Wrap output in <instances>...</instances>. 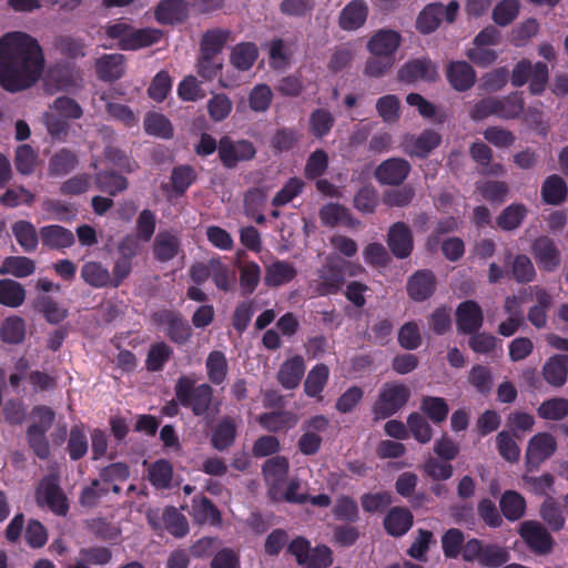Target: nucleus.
<instances>
[{"label":"nucleus","mask_w":568,"mask_h":568,"mask_svg":"<svg viewBox=\"0 0 568 568\" xmlns=\"http://www.w3.org/2000/svg\"><path fill=\"white\" fill-rule=\"evenodd\" d=\"M297 275L295 266L284 260H276L265 267L264 283L267 287H280L292 282Z\"/></svg>","instance_id":"nucleus-28"},{"label":"nucleus","mask_w":568,"mask_h":568,"mask_svg":"<svg viewBox=\"0 0 568 568\" xmlns=\"http://www.w3.org/2000/svg\"><path fill=\"white\" fill-rule=\"evenodd\" d=\"M399 80L435 82L438 78L436 65L429 59H415L405 63L398 72Z\"/></svg>","instance_id":"nucleus-17"},{"label":"nucleus","mask_w":568,"mask_h":568,"mask_svg":"<svg viewBox=\"0 0 568 568\" xmlns=\"http://www.w3.org/2000/svg\"><path fill=\"white\" fill-rule=\"evenodd\" d=\"M459 3L455 0L447 6L442 2L427 4L418 14L416 29L423 34H429L438 29L443 20L452 23L458 14Z\"/></svg>","instance_id":"nucleus-7"},{"label":"nucleus","mask_w":568,"mask_h":568,"mask_svg":"<svg viewBox=\"0 0 568 568\" xmlns=\"http://www.w3.org/2000/svg\"><path fill=\"white\" fill-rule=\"evenodd\" d=\"M39 235L42 245L50 250L61 251L73 246L75 243L72 231L58 224L42 226Z\"/></svg>","instance_id":"nucleus-22"},{"label":"nucleus","mask_w":568,"mask_h":568,"mask_svg":"<svg viewBox=\"0 0 568 568\" xmlns=\"http://www.w3.org/2000/svg\"><path fill=\"white\" fill-rule=\"evenodd\" d=\"M174 395L181 406L190 409L195 417H207L219 412L214 403V389L207 383L196 384L194 375H181L174 385Z\"/></svg>","instance_id":"nucleus-3"},{"label":"nucleus","mask_w":568,"mask_h":568,"mask_svg":"<svg viewBox=\"0 0 568 568\" xmlns=\"http://www.w3.org/2000/svg\"><path fill=\"white\" fill-rule=\"evenodd\" d=\"M190 515L201 525L210 524L212 526H219L222 521L220 510L205 496H197L193 498Z\"/></svg>","instance_id":"nucleus-34"},{"label":"nucleus","mask_w":568,"mask_h":568,"mask_svg":"<svg viewBox=\"0 0 568 568\" xmlns=\"http://www.w3.org/2000/svg\"><path fill=\"white\" fill-rule=\"evenodd\" d=\"M442 135L433 129L424 130L417 138L408 142L409 154L424 159L439 146Z\"/></svg>","instance_id":"nucleus-39"},{"label":"nucleus","mask_w":568,"mask_h":568,"mask_svg":"<svg viewBox=\"0 0 568 568\" xmlns=\"http://www.w3.org/2000/svg\"><path fill=\"white\" fill-rule=\"evenodd\" d=\"M537 415L545 420L559 422L568 417V399L552 397L545 399L537 408Z\"/></svg>","instance_id":"nucleus-50"},{"label":"nucleus","mask_w":568,"mask_h":568,"mask_svg":"<svg viewBox=\"0 0 568 568\" xmlns=\"http://www.w3.org/2000/svg\"><path fill=\"white\" fill-rule=\"evenodd\" d=\"M419 408L436 425L445 422L449 413L446 399L437 396H423Z\"/></svg>","instance_id":"nucleus-48"},{"label":"nucleus","mask_w":568,"mask_h":568,"mask_svg":"<svg viewBox=\"0 0 568 568\" xmlns=\"http://www.w3.org/2000/svg\"><path fill=\"white\" fill-rule=\"evenodd\" d=\"M26 437L29 447L39 459L47 460L50 457L51 450L47 430H42L36 425H29Z\"/></svg>","instance_id":"nucleus-59"},{"label":"nucleus","mask_w":568,"mask_h":568,"mask_svg":"<svg viewBox=\"0 0 568 568\" xmlns=\"http://www.w3.org/2000/svg\"><path fill=\"white\" fill-rule=\"evenodd\" d=\"M144 131L149 135L164 140L172 139L174 130L171 121L162 113L148 112L143 120Z\"/></svg>","instance_id":"nucleus-45"},{"label":"nucleus","mask_w":568,"mask_h":568,"mask_svg":"<svg viewBox=\"0 0 568 568\" xmlns=\"http://www.w3.org/2000/svg\"><path fill=\"white\" fill-rule=\"evenodd\" d=\"M544 379L552 387H562L568 376V355L556 354L547 358L542 366Z\"/></svg>","instance_id":"nucleus-27"},{"label":"nucleus","mask_w":568,"mask_h":568,"mask_svg":"<svg viewBox=\"0 0 568 568\" xmlns=\"http://www.w3.org/2000/svg\"><path fill=\"white\" fill-rule=\"evenodd\" d=\"M456 327L459 334L477 333L484 324V312L474 300H466L458 304L456 312Z\"/></svg>","instance_id":"nucleus-11"},{"label":"nucleus","mask_w":568,"mask_h":568,"mask_svg":"<svg viewBox=\"0 0 568 568\" xmlns=\"http://www.w3.org/2000/svg\"><path fill=\"white\" fill-rule=\"evenodd\" d=\"M189 7L185 0H161L154 8V18L160 24H180L187 19Z\"/></svg>","instance_id":"nucleus-15"},{"label":"nucleus","mask_w":568,"mask_h":568,"mask_svg":"<svg viewBox=\"0 0 568 568\" xmlns=\"http://www.w3.org/2000/svg\"><path fill=\"white\" fill-rule=\"evenodd\" d=\"M440 544L446 559H457L460 556L465 562H476L485 568H499L510 559L506 547L476 537L466 540L459 528L447 529L442 535Z\"/></svg>","instance_id":"nucleus-2"},{"label":"nucleus","mask_w":568,"mask_h":568,"mask_svg":"<svg viewBox=\"0 0 568 568\" xmlns=\"http://www.w3.org/2000/svg\"><path fill=\"white\" fill-rule=\"evenodd\" d=\"M500 511L509 521L520 519L526 511L525 498L515 490H506L499 500Z\"/></svg>","instance_id":"nucleus-41"},{"label":"nucleus","mask_w":568,"mask_h":568,"mask_svg":"<svg viewBox=\"0 0 568 568\" xmlns=\"http://www.w3.org/2000/svg\"><path fill=\"white\" fill-rule=\"evenodd\" d=\"M412 166L402 158H390L375 169V179L383 185H400L408 176Z\"/></svg>","instance_id":"nucleus-13"},{"label":"nucleus","mask_w":568,"mask_h":568,"mask_svg":"<svg viewBox=\"0 0 568 568\" xmlns=\"http://www.w3.org/2000/svg\"><path fill=\"white\" fill-rule=\"evenodd\" d=\"M368 7L364 0H352L341 11L338 26L342 30L354 31L367 20Z\"/></svg>","instance_id":"nucleus-25"},{"label":"nucleus","mask_w":568,"mask_h":568,"mask_svg":"<svg viewBox=\"0 0 568 568\" xmlns=\"http://www.w3.org/2000/svg\"><path fill=\"white\" fill-rule=\"evenodd\" d=\"M255 156L256 148L248 140H233L229 135L219 140V160L225 169H235L239 163L248 162Z\"/></svg>","instance_id":"nucleus-8"},{"label":"nucleus","mask_w":568,"mask_h":568,"mask_svg":"<svg viewBox=\"0 0 568 568\" xmlns=\"http://www.w3.org/2000/svg\"><path fill=\"white\" fill-rule=\"evenodd\" d=\"M305 372V363L301 355L286 359L280 367L277 381L285 389L296 388Z\"/></svg>","instance_id":"nucleus-30"},{"label":"nucleus","mask_w":568,"mask_h":568,"mask_svg":"<svg viewBox=\"0 0 568 568\" xmlns=\"http://www.w3.org/2000/svg\"><path fill=\"white\" fill-rule=\"evenodd\" d=\"M36 264L27 256H8L0 266V274H11L16 277H27L33 274Z\"/></svg>","instance_id":"nucleus-60"},{"label":"nucleus","mask_w":568,"mask_h":568,"mask_svg":"<svg viewBox=\"0 0 568 568\" xmlns=\"http://www.w3.org/2000/svg\"><path fill=\"white\" fill-rule=\"evenodd\" d=\"M538 266L546 272H554L560 264V252L548 236L535 240L531 246Z\"/></svg>","instance_id":"nucleus-16"},{"label":"nucleus","mask_w":568,"mask_h":568,"mask_svg":"<svg viewBox=\"0 0 568 568\" xmlns=\"http://www.w3.org/2000/svg\"><path fill=\"white\" fill-rule=\"evenodd\" d=\"M11 229L18 244L24 252L31 253L37 250L40 235L31 222L20 220L14 222Z\"/></svg>","instance_id":"nucleus-42"},{"label":"nucleus","mask_w":568,"mask_h":568,"mask_svg":"<svg viewBox=\"0 0 568 568\" xmlns=\"http://www.w3.org/2000/svg\"><path fill=\"white\" fill-rule=\"evenodd\" d=\"M520 537L537 555H548L554 548V538L550 532L540 523L528 520L521 524L519 530Z\"/></svg>","instance_id":"nucleus-10"},{"label":"nucleus","mask_w":568,"mask_h":568,"mask_svg":"<svg viewBox=\"0 0 568 568\" xmlns=\"http://www.w3.org/2000/svg\"><path fill=\"white\" fill-rule=\"evenodd\" d=\"M78 163V155L73 151L62 148L49 159L48 173L53 178L63 176L73 171Z\"/></svg>","instance_id":"nucleus-37"},{"label":"nucleus","mask_w":568,"mask_h":568,"mask_svg":"<svg viewBox=\"0 0 568 568\" xmlns=\"http://www.w3.org/2000/svg\"><path fill=\"white\" fill-rule=\"evenodd\" d=\"M329 377V368L326 364H316L307 374L304 382V392L308 397L323 399L324 390Z\"/></svg>","instance_id":"nucleus-38"},{"label":"nucleus","mask_w":568,"mask_h":568,"mask_svg":"<svg viewBox=\"0 0 568 568\" xmlns=\"http://www.w3.org/2000/svg\"><path fill=\"white\" fill-rule=\"evenodd\" d=\"M408 435L412 434L415 440L420 444H427L433 437V428L426 417L417 412H413L407 417Z\"/></svg>","instance_id":"nucleus-64"},{"label":"nucleus","mask_w":568,"mask_h":568,"mask_svg":"<svg viewBox=\"0 0 568 568\" xmlns=\"http://www.w3.org/2000/svg\"><path fill=\"white\" fill-rule=\"evenodd\" d=\"M539 516L549 529L555 532L560 531L565 527L566 519L562 515V510L551 496H547L541 503Z\"/></svg>","instance_id":"nucleus-52"},{"label":"nucleus","mask_w":568,"mask_h":568,"mask_svg":"<svg viewBox=\"0 0 568 568\" xmlns=\"http://www.w3.org/2000/svg\"><path fill=\"white\" fill-rule=\"evenodd\" d=\"M308 122L311 133L317 139H323L333 129L335 118L329 110L320 108L311 113Z\"/></svg>","instance_id":"nucleus-61"},{"label":"nucleus","mask_w":568,"mask_h":568,"mask_svg":"<svg viewBox=\"0 0 568 568\" xmlns=\"http://www.w3.org/2000/svg\"><path fill=\"white\" fill-rule=\"evenodd\" d=\"M82 281L93 288H112L111 273L109 268L99 261H88L80 270Z\"/></svg>","instance_id":"nucleus-32"},{"label":"nucleus","mask_w":568,"mask_h":568,"mask_svg":"<svg viewBox=\"0 0 568 568\" xmlns=\"http://www.w3.org/2000/svg\"><path fill=\"white\" fill-rule=\"evenodd\" d=\"M181 241L180 239L169 232L161 231L156 234L153 242V257L161 263L172 261L180 252Z\"/></svg>","instance_id":"nucleus-29"},{"label":"nucleus","mask_w":568,"mask_h":568,"mask_svg":"<svg viewBox=\"0 0 568 568\" xmlns=\"http://www.w3.org/2000/svg\"><path fill=\"white\" fill-rule=\"evenodd\" d=\"M540 194L544 203L549 205H560L567 199V183L560 175L551 174L545 179Z\"/></svg>","instance_id":"nucleus-35"},{"label":"nucleus","mask_w":568,"mask_h":568,"mask_svg":"<svg viewBox=\"0 0 568 568\" xmlns=\"http://www.w3.org/2000/svg\"><path fill=\"white\" fill-rule=\"evenodd\" d=\"M525 100L521 92H513L497 98L496 116L504 120L518 119L524 112Z\"/></svg>","instance_id":"nucleus-44"},{"label":"nucleus","mask_w":568,"mask_h":568,"mask_svg":"<svg viewBox=\"0 0 568 568\" xmlns=\"http://www.w3.org/2000/svg\"><path fill=\"white\" fill-rule=\"evenodd\" d=\"M400 44V34L394 30H379L368 41L367 49L372 54L394 57Z\"/></svg>","instance_id":"nucleus-31"},{"label":"nucleus","mask_w":568,"mask_h":568,"mask_svg":"<svg viewBox=\"0 0 568 568\" xmlns=\"http://www.w3.org/2000/svg\"><path fill=\"white\" fill-rule=\"evenodd\" d=\"M262 271L256 262H247L240 266V288L244 297L252 295L261 282Z\"/></svg>","instance_id":"nucleus-55"},{"label":"nucleus","mask_w":568,"mask_h":568,"mask_svg":"<svg viewBox=\"0 0 568 568\" xmlns=\"http://www.w3.org/2000/svg\"><path fill=\"white\" fill-rule=\"evenodd\" d=\"M528 213L527 207L521 203H513L505 207L497 217V225L503 231L518 229Z\"/></svg>","instance_id":"nucleus-51"},{"label":"nucleus","mask_w":568,"mask_h":568,"mask_svg":"<svg viewBox=\"0 0 568 568\" xmlns=\"http://www.w3.org/2000/svg\"><path fill=\"white\" fill-rule=\"evenodd\" d=\"M332 514L341 521L356 523L359 519V509L356 500L346 495H342L335 500Z\"/></svg>","instance_id":"nucleus-63"},{"label":"nucleus","mask_w":568,"mask_h":568,"mask_svg":"<svg viewBox=\"0 0 568 568\" xmlns=\"http://www.w3.org/2000/svg\"><path fill=\"white\" fill-rule=\"evenodd\" d=\"M536 304H534L528 313L527 320L536 328H544L547 325L548 312L552 306V297L546 288L535 285L530 287Z\"/></svg>","instance_id":"nucleus-23"},{"label":"nucleus","mask_w":568,"mask_h":568,"mask_svg":"<svg viewBox=\"0 0 568 568\" xmlns=\"http://www.w3.org/2000/svg\"><path fill=\"white\" fill-rule=\"evenodd\" d=\"M320 219L325 226L334 227L337 224L354 225L348 209L337 203H329L320 210Z\"/></svg>","instance_id":"nucleus-49"},{"label":"nucleus","mask_w":568,"mask_h":568,"mask_svg":"<svg viewBox=\"0 0 568 568\" xmlns=\"http://www.w3.org/2000/svg\"><path fill=\"white\" fill-rule=\"evenodd\" d=\"M205 369L207 378L213 385L223 384L229 373V364L224 353L221 351L210 352L205 361Z\"/></svg>","instance_id":"nucleus-43"},{"label":"nucleus","mask_w":568,"mask_h":568,"mask_svg":"<svg viewBox=\"0 0 568 568\" xmlns=\"http://www.w3.org/2000/svg\"><path fill=\"white\" fill-rule=\"evenodd\" d=\"M237 436V424L232 416H223L214 426L211 434V445L219 452L232 447Z\"/></svg>","instance_id":"nucleus-24"},{"label":"nucleus","mask_w":568,"mask_h":568,"mask_svg":"<svg viewBox=\"0 0 568 568\" xmlns=\"http://www.w3.org/2000/svg\"><path fill=\"white\" fill-rule=\"evenodd\" d=\"M105 34L112 40H118L121 50L138 51L160 42L164 32L156 28L135 29L129 23L116 22L106 26Z\"/></svg>","instance_id":"nucleus-4"},{"label":"nucleus","mask_w":568,"mask_h":568,"mask_svg":"<svg viewBox=\"0 0 568 568\" xmlns=\"http://www.w3.org/2000/svg\"><path fill=\"white\" fill-rule=\"evenodd\" d=\"M469 154L471 159L481 166V173L498 174L503 171L500 164H494L490 166L493 160L491 149L481 141L474 142L469 148Z\"/></svg>","instance_id":"nucleus-57"},{"label":"nucleus","mask_w":568,"mask_h":568,"mask_svg":"<svg viewBox=\"0 0 568 568\" xmlns=\"http://www.w3.org/2000/svg\"><path fill=\"white\" fill-rule=\"evenodd\" d=\"M412 396L410 388L399 382L385 383L372 406L375 422L387 419L407 405Z\"/></svg>","instance_id":"nucleus-5"},{"label":"nucleus","mask_w":568,"mask_h":568,"mask_svg":"<svg viewBox=\"0 0 568 568\" xmlns=\"http://www.w3.org/2000/svg\"><path fill=\"white\" fill-rule=\"evenodd\" d=\"M258 424L271 433H278L294 426L293 414L286 410L263 413L257 418Z\"/></svg>","instance_id":"nucleus-54"},{"label":"nucleus","mask_w":568,"mask_h":568,"mask_svg":"<svg viewBox=\"0 0 568 568\" xmlns=\"http://www.w3.org/2000/svg\"><path fill=\"white\" fill-rule=\"evenodd\" d=\"M173 478V467L166 459L154 462L148 471V479L158 489L170 488Z\"/></svg>","instance_id":"nucleus-58"},{"label":"nucleus","mask_w":568,"mask_h":568,"mask_svg":"<svg viewBox=\"0 0 568 568\" xmlns=\"http://www.w3.org/2000/svg\"><path fill=\"white\" fill-rule=\"evenodd\" d=\"M0 338L10 345L21 344L26 338V322L20 316H9L0 326Z\"/></svg>","instance_id":"nucleus-46"},{"label":"nucleus","mask_w":568,"mask_h":568,"mask_svg":"<svg viewBox=\"0 0 568 568\" xmlns=\"http://www.w3.org/2000/svg\"><path fill=\"white\" fill-rule=\"evenodd\" d=\"M98 78L105 82H113L122 78L125 71V58L121 53L104 54L95 62Z\"/></svg>","instance_id":"nucleus-26"},{"label":"nucleus","mask_w":568,"mask_h":568,"mask_svg":"<svg viewBox=\"0 0 568 568\" xmlns=\"http://www.w3.org/2000/svg\"><path fill=\"white\" fill-rule=\"evenodd\" d=\"M34 500L38 507L47 508L55 516L64 517L70 509L69 499L60 486L59 477L53 474L43 476L36 489Z\"/></svg>","instance_id":"nucleus-6"},{"label":"nucleus","mask_w":568,"mask_h":568,"mask_svg":"<svg viewBox=\"0 0 568 568\" xmlns=\"http://www.w3.org/2000/svg\"><path fill=\"white\" fill-rule=\"evenodd\" d=\"M387 245L397 258L408 257L414 248L413 233L404 222L394 223L387 233Z\"/></svg>","instance_id":"nucleus-14"},{"label":"nucleus","mask_w":568,"mask_h":568,"mask_svg":"<svg viewBox=\"0 0 568 568\" xmlns=\"http://www.w3.org/2000/svg\"><path fill=\"white\" fill-rule=\"evenodd\" d=\"M436 290V277L429 270L415 272L407 281V294L415 302L428 300Z\"/></svg>","instance_id":"nucleus-18"},{"label":"nucleus","mask_w":568,"mask_h":568,"mask_svg":"<svg viewBox=\"0 0 568 568\" xmlns=\"http://www.w3.org/2000/svg\"><path fill=\"white\" fill-rule=\"evenodd\" d=\"M95 185L101 192L114 196L126 190L128 180L125 176L114 171H100L95 174Z\"/></svg>","instance_id":"nucleus-53"},{"label":"nucleus","mask_w":568,"mask_h":568,"mask_svg":"<svg viewBox=\"0 0 568 568\" xmlns=\"http://www.w3.org/2000/svg\"><path fill=\"white\" fill-rule=\"evenodd\" d=\"M557 449V442L549 433L534 435L526 449V463L529 468H538L541 463L550 458Z\"/></svg>","instance_id":"nucleus-12"},{"label":"nucleus","mask_w":568,"mask_h":568,"mask_svg":"<svg viewBox=\"0 0 568 568\" xmlns=\"http://www.w3.org/2000/svg\"><path fill=\"white\" fill-rule=\"evenodd\" d=\"M232 39V31L223 28H212L203 32L200 40V53L217 57Z\"/></svg>","instance_id":"nucleus-33"},{"label":"nucleus","mask_w":568,"mask_h":568,"mask_svg":"<svg viewBox=\"0 0 568 568\" xmlns=\"http://www.w3.org/2000/svg\"><path fill=\"white\" fill-rule=\"evenodd\" d=\"M195 169L190 164H180L172 169L170 181L175 195L182 196L187 189L196 181Z\"/></svg>","instance_id":"nucleus-47"},{"label":"nucleus","mask_w":568,"mask_h":568,"mask_svg":"<svg viewBox=\"0 0 568 568\" xmlns=\"http://www.w3.org/2000/svg\"><path fill=\"white\" fill-rule=\"evenodd\" d=\"M318 280L315 291L320 296L336 294L344 285V271L338 264L327 262L318 271Z\"/></svg>","instance_id":"nucleus-20"},{"label":"nucleus","mask_w":568,"mask_h":568,"mask_svg":"<svg viewBox=\"0 0 568 568\" xmlns=\"http://www.w3.org/2000/svg\"><path fill=\"white\" fill-rule=\"evenodd\" d=\"M173 354V349L165 342H158L151 345L145 367L149 372H161Z\"/></svg>","instance_id":"nucleus-62"},{"label":"nucleus","mask_w":568,"mask_h":568,"mask_svg":"<svg viewBox=\"0 0 568 568\" xmlns=\"http://www.w3.org/2000/svg\"><path fill=\"white\" fill-rule=\"evenodd\" d=\"M44 62L41 45L30 34L13 31L0 38V85L3 90L14 93L36 84Z\"/></svg>","instance_id":"nucleus-1"},{"label":"nucleus","mask_w":568,"mask_h":568,"mask_svg":"<svg viewBox=\"0 0 568 568\" xmlns=\"http://www.w3.org/2000/svg\"><path fill=\"white\" fill-rule=\"evenodd\" d=\"M258 58V49L253 42H240L230 53L231 64L239 71H248Z\"/></svg>","instance_id":"nucleus-36"},{"label":"nucleus","mask_w":568,"mask_h":568,"mask_svg":"<svg viewBox=\"0 0 568 568\" xmlns=\"http://www.w3.org/2000/svg\"><path fill=\"white\" fill-rule=\"evenodd\" d=\"M414 525L412 511L405 507H392L384 517L383 526L385 531L395 538L408 532Z\"/></svg>","instance_id":"nucleus-21"},{"label":"nucleus","mask_w":568,"mask_h":568,"mask_svg":"<svg viewBox=\"0 0 568 568\" xmlns=\"http://www.w3.org/2000/svg\"><path fill=\"white\" fill-rule=\"evenodd\" d=\"M152 321L154 324L165 327L168 338L178 345H184L192 336L190 324L178 311L161 310L154 312Z\"/></svg>","instance_id":"nucleus-9"},{"label":"nucleus","mask_w":568,"mask_h":568,"mask_svg":"<svg viewBox=\"0 0 568 568\" xmlns=\"http://www.w3.org/2000/svg\"><path fill=\"white\" fill-rule=\"evenodd\" d=\"M290 464L284 456H274L268 458L262 467L266 483L272 487H278L286 479Z\"/></svg>","instance_id":"nucleus-40"},{"label":"nucleus","mask_w":568,"mask_h":568,"mask_svg":"<svg viewBox=\"0 0 568 568\" xmlns=\"http://www.w3.org/2000/svg\"><path fill=\"white\" fill-rule=\"evenodd\" d=\"M26 300V290L17 281L0 280V304L9 307H19Z\"/></svg>","instance_id":"nucleus-56"},{"label":"nucleus","mask_w":568,"mask_h":568,"mask_svg":"<svg viewBox=\"0 0 568 568\" xmlns=\"http://www.w3.org/2000/svg\"><path fill=\"white\" fill-rule=\"evenodd\" d=\"M446 78L454 90L466 92L474 87L476 72L466 61H452L447 65Z\"/></svg>","instance_id":"nucleus-19"}]
</instances>
